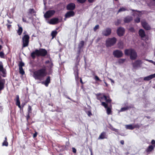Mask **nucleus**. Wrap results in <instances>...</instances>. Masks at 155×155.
<instances>
[{
	"label": "nucleus",
	"instance_id": "obj_13",
	"mask_svg": "<svg viewBox=\"0 0 155 155\" xmlns=\"http://www.w3.org/2000/svg\"><path fill=\"white\" fill-rule=\"evenodd\" d=\"M76 8L75 4L73 3H70L67 5L66 9L68 10L73 11Z\"/></svg>",
	"mask_w": 155,
	"mask_h": 155
},
{
	"label": "nucleus",
	"instance_id": "obj_52",
	"mask_svg": "<svg viewBox=\"0 0 155 155\" xmlns=\"http://www.w3.org/2000/svg\"><path fill=\"white\" fill-rule=\"evenodd\" d=\"M6 25L7 26V28L9 30H10V29L11 28V26H12L11 25H9L8 24H6Z\"/></svg>",
	"mask_w": 155,
	"mask_h": 155
},
{
	"label": "nucleus",
	"instance_id": "obj_29",
	"mask_svg": "<svg viewBox=\"0 0 155 155\" xmlns=\"http://www.w3.org/2000/svg\"><path fill=\"white\" fill-rule=\"evenodd\" d=\"M84 42L83 41H80L78 45V49H81L83 47L84 45Z\"/></svg>",
	"mask_w": 155,
	"mask_h": 155
},
{
	"label": "nucleus",
	"instance_id": "obj_48",
	"mask_svg": "<svg viewBox=\"0 0 155 155\" xmlns=\"http://www.w3.org/2000/svg\"><path fill=\"white\" fill-rule=\"evenodd\" d=\"M99 28V26L97 25H96L95 27L94 28V31H95L97 29Z\"/></svg>",
	"mask_w": 155,
	"mask_h": 155
},
{
	"label": "nucleus",
	"instance_id": "obj_56",
	"mask_svg": "<svg viewBox=\"0 0 155 155\" xmlns=\"http://www.w3.org/2000/svg\"><path fill=\"white\" fill-rule=\"evenodd\" d=\"M22 21H23L24 22H25V23H28V22L26 21V19H25L23 17L22 18Z\"/></svg>",
	"mask_w": 155,
	"mask_h": 155
},
{
	"label": "nucleus",
	"instance_id": "obj_37",
	"mask_svg": "<svg viewBox=\"0 0 155 155\" xmlns=\"http://www.w3.org/2000/svg\"><path fill=\"white\" fill-rule=\"evenodd\" d=\"M28 13L30 14L36 13V11L33 8H30L28 10Z\"/></svg>",
	"mask_w": 155,
	"mask_h": 155
},
{
	"label": "nucleus",
	"instance_id": "obj_58",
	"mask_svg": "<svg viewBox=\"0 0 155 155\" xmlns=\"http://www.w3.org/2000/svg\"><path fill=\"white\" fill-rule=\"evenodd\" d=\"M87 115L88 116H90L91 115H92V113H91V112L90 111H88L87 112Z\"/></svg>",
	"mask_w": 155,
	"mask_h": 155
},
{
	"label": "nucleus",
	"instance_id": "obj_45",
	"mask_svg": "<svg viewBox=\"0 0 155 155\" xmlns=\"http://www.w3.org/2000/svg\"><path fill=\"white\" fill-rule=\"evenodd\" d=\"M80 55L77 54V56L76 57V60L79 63L80 60Z\"/></svg>",
	"mask_w": 155,
	"mask_h": 155
},
{
	"label": "nucleus",
	"instance_id": "obj_55",
	"mask_svg": "<svg viewBox=\"0 0 155 155\" xmlns=\"http://www.w3.org/2000/svg\"><path fill=\"white\" fill-rule=\"evenodd\" d=\"M72 151L74 153H76L77 150H76V149L75 148L72 147Z\"/></svg>",
	"mask_w": 155,
	"mask_h": 155
},
{
	"label": "nucleus",
	"instance_id": "obj_22",
	"mask_svg": "<svg viewBox=\"0 0 155 155\" xmlns=\"http://www.w3.org/2000/svg\"><path fill=\"white\" fill-rule=\"evenodd\" d=\"M138 34L139 35L141 38H143L146 36L145 31L142 29H140L139 30Z\"/></svg>",
	"mask_w": 155,
	"mask_h": 155
},
{
	"label": "nucleus",
	"instance_id": "obj_50",
	"mask_svg": "<svg viewBox=\"0 0 155 155\" xmlns=\"http://www.w3.org/2000/svg\"><path fill=\"white\" fill-rule=\"evenodd\" d=\"M86 1V0H77L78 2L81 4L84 3Z\"/></svg>",
	"mask_w": 155,
	"mask_h": 155
},
{
	"label": "nucleus",
	"instance_id": "obj_62",
	"mask_svg": "<svg viewBox=\"0 0 155 155\" xmlns=\"http://www.w3.org/2000/svg\"><path fill=\"white\" fill-rule=\"evenodd\" d=\"M7 21L8 23H9V24H12V21H11L9 20H7Z\"/></svg>",
	"mask_w": 155,
	"mask_h": 155
},
{
	"label": "nucleus",
	"instance_id": "obj_23",
	"mask_svg": "<svg viewBox=\"0 0 155 155\" xmlns=\"http://www.w3.org/2000/svg\"><path fill=\"white\" fill-rule=\"evenodd\" d=\"M0 72H2L3 74L2 76L5 77L6 76V70L3 68L2 65H0Z\"/></svg>",
	"mask_w": 155,
	"mask_h": 155
},
{
	"label": "nucleus",
	"instance_id": "obj_7",
	"mask_svg": "<svg viewBox=\"0 0 155 155\" xmlns=\"http://www.w3.org/2000/svg\"><path fill=\"white\" fill-rule=\"evenodd\" d=\"M55 11L53 10H49L47 11L44 15V16L46 18H48L51 17L55 13Z\"/></svg>",
	"mask_w": 155,
	"mask_h": 155
},
{
	"label": "nucleus",
	"instance_id": "obj_11",
	"mask_svg": "<svg viewBox=\"0 0 155 155\" xmlns=\"http://www.w3.org/2000/svg\"><path fill=\"white\" fill-rule=\"evenodd\" d=\"M108 103L105 102H102V105L107 109V113L108 115L111 114L112 111L111 108L108 107Z\"/></svg>",
	"mask_w": 155,
	"mask_h": 155
},
{
	"label": "nucleus",
	"instance_id": "obj_16",
	"mask_svg": "<svg viewBox=\"0 0 155 155\" xmlns=\"http://www.w3.org/2000/svg\"><path fill=\"white\" fill-rule=\"evenodd\" d=\"M5 83V79L2 78L0 76V94L1 93V91L4 88Z\"/></svg>",
	"mask_w": 155,
	"mask_h": 155
},
{
	"label": "nucleus",
	"instance_id": "obj_27",
	"mask_svg": "<svg viewBox=\"0 0 155 155\" xmlns=\"http://www.w3.org/2000/svg\"><path fill=\"white\" fill-rule=\"evenodd\" d=\"M18 30L17 31V33L19 35H21L22 32L23 31V29L20 26L19 24L18 25Z\"/></svg>",
	"mask_w": 155,
	"mask_h": 155
},
{
	"label": "nucleus",
	"instance_id": "obj_5",
	"mask_svg": "<svg viewBox=\"0 0 155 155\" xmlns=\"http://www.w3.org/2000/svg\"><path fill=\"white\" fill-rule=\"evenodd\" d=\"M117 39L115 37L109 38L106 41L105 45L106 47H110L113 46L116 42Z\"/></svg>",
	"mask_w": 155,
	"mask_h": 155
},
{
	"label": "nucleus",
	"instance_id": "obj_63",
	"mask_svg": "<svg viewBox=\"0 0 155 155\" xmlns=\"http://www.w3.org/2000/svg\"><path fill=\"white\" fill-rule=\"evenodd\" d=\"M80 82L82 84H84V82H83V81H82L81 78H80Z\"/></svg>",
	"mask_w": 155,
	"mask_h": 155
},
{
	"label": "nucleus",
	"instance_id": "obj_51",
	"mask_svg": "<svg viewBox=\"0 0 155 155\" xmlns=\"http://www.w3.org/2000/svg\"><path fill=\"white\" fill-rule=\"evenodd\" d=\"M30 114H31L27 113V116H26V118L28 122V120L30 118Z\"/></svg>",
	"mask_w": 155,
	"mask_h": 155
},
{
	"label": "nucleus",
	"instance_id": "obj_33",
	"mask_svg": "<svg viewBox=\"0 0 155 155\" xmlns=\"http://www.w3.org/2000/svg\"><path fill=\"white\" fill-rule=\"evenodd\" d=\"M125 59H119L118 60V62L120 64H123L125 61Z\"/></svg>",
	"mask_w": 155,
	"mask_h": 155
},
{
	"label": "nucleus",
	"instance_id": "obj_41",
	"mask_svg": "<svg viewBox=\"0 0 155 155\" xmlns=\"http://www.w3.org/2000/svg\"><path fill=\"white\" fill-rule=\"evenodd\" d=\"M8 142L7 141H6L4 140L3 142L2 143V146H5L6 147L8 146Z\"/></svg>",
	"mask_w": 155,
	"mask_h": 155
},
{
	"label": "nucleus",
	"instance_id": "obj_36",
	"mask_svg": "<svg viewBox=\"0 0 155 155\" xmlns=\"http://www.w3.org/2000/svg\"><path fill=\"white\" fill-rule=\"evenodd\" d=\"M121 20L120 19H118L116 21L114 22V24L116 26H118L121 23Z\"/></svg>",
	"mask_w": 155,
	"mask_h": 155
},
{
	"label": "nucleus",
	"instance_id": "obj_14",
	"mask_svg": "<svg viewBox=\"0 0 155 155\" xmlns=\"http://www.w3.org/2000/svg\"><path fill=\"white\" fill-rule=\"evenodd\" d=\"M141 24L143 28L147 30H149L151 29V28L148 23L145 21H142Z\"/></svg>",
	"mask_w": 155,
	"mask_h": 155
},
{
	"label": "nucleus",
	"instance_id": "obj_39",
	"mask_svg": "<svg viewBox=\"0 0 155 155\" xmlns=\"http://www.w3.org/2000/svg\"><path fill=\"white\" fill-rule=\"evenodd\" d=\"M24 65V63L22 61H20L18 64L19 68H22V67Z\"/></svg>",
	"mask_w": 155,
	"mask_h": 155
},
{
	"label": "nucleus",
	"instance_id": "obj_54",
	"mask_svg": "<svg viewBox=\"0 0 155 155\" xmlns=\"http://www.w3.org/2000/svg\"><path fill=\"white\" fill-rule=\"evenodd\" d=\"M150 76L151 79L154 78H155V73L150 75Z\"/></svg>",
	"mask_w": 155,
	"mask_h": 155
},
{
	"label": "nucleus",
	"instance_id": "obj_53",
	"mask_svg": "<svg viewBox=\"0 0 155 155\" xmlns=\"http://www.w3.org/2000/svg\"><path fill=\"white\" fill-rule=\"evenodd\" d=\"M81 52V49H78L77 53V54L80 55V54Z\"/></svg>",
	"mask_w": 155,
	"mask_h": 155
},
{
	"label": "nucleus",
	"instance_id": "obj_26",
	"mask_svg": "<svg viewBox=\"0 0 155 155\" xmlns=\"http://www.w3.org/2000/svg\"><path fill=\"white\" fill-rule=\"evenodd\" d=\"M58 28H57L56 30L52 31L51 32V35L52 37V38H54L58 34V32L57 31V30L58 29Z\"/></svg>",
	"mask_w": 155,
	"mask_h": 155
},
{
	"label": "nucleus",
	"instance_id": "obj_25",
	"mask_svg": "<svg viewBox=\"0 0 155 155\" xmlns=\"http://www.w3.org/2000/svg\"><path fill=\"white\" fill-rule=\"evenodd\" d=\"M16 104L17 106L19 108H21V106L20 105V102L19 100V97L18 95H16Z\"/></svg>",
	"mask_w": 155,
	"mask_h": 155
},
{
	"label": "nucleus",
	"instance_id": "obj_43",
	"mask_svg": "<svg viewBox=\"0 0 155 155\" xmlns=\"http://www.w3.org/2000/svg\"><path fill=\"white\" fill-rule=\"evenodd\" d=\"M4 55H5V54L3 51H2L0 52V57L1 58H5Z\"/></svg>",
	"mask_w": 155,
	"mask_h": 155
},
{
	"label": "nucleus",
	"instance_id": "obj_1",
	"mask_svg": "<svg viewBox=\"0 0 155 155\" xmlns=\"http://www.w3.org/2000/svg\"><path fill=\"white\" fill-rule=\"evenodd\" d=\"M46 74V67L44 65L42 68L34 71L33 76L35 80L41 81L43 79Z\"/></svg>",
	"mask_w": 155,
	"mask_h": 155
},
{
	"label": "nucleus",
	"instance_id": "obj_31",
	"mask_svg": "<svg viewBox=\"0 0 155 155\" xmlns=\"http://www.w3.org/2000/svg\"><path fill=\"white\" fill-rule=\"evenodd\" d=\"M109 128L111 130L117 133H119V130L116 128H115L112 125H110V126Z\"/></svg>",
	"mask_w": 155,
	"mask_h": 155
},
{
	"label": "nucleus",
	"instance_id": "obj_17",
	"mask_svg": "<svg viewBox=\"0 0 155 155\" xmlns=\"http://www.w3.org/2000/svg\"><path fill=\"white\" fill-rule=\"evenodd\" d=\"M75 12L73 11H70L66 12L65 15V17L66 18H69L73 17L75 15Z\"/></svg>",
	"mask_w": 155,
	"mask_h": 155
},
{
	"label": "nucleus",
	"instance_id": "obj_21",
	"mask_svg": "<svg viewBox=\"0 0 155 155\" xmlns=\"http://www.w3.org/2000/svg\"><path fill=\"white\" fill-rule=\"evenodd\" d=\"M107 135L106 134V132L104 131L102 132L99 136L98 139H107Z\"/></svg>",
	"mask_w": 155,
	"mask_h": 155
},
{
	"label": "nucleus",
	"instance_id": "obj_4",
	"mask_svg": "<svg viewBox=\"0 0 155 155\" xmlns=\"http://www.w3.org/2000/svg\"><path fill=\"white\" fill-rule=\"evenodd\" d=\"M30 37L28 35H24L22 39V48L28 46L29 42Z\"/></svg>",
	"mask_w": 155,
	"mask_h": 155
},
{
	"label": "nucleus",
	"instance_id": "obj_40",
	"mask_svg": "<svg viewBox=\"0 0 155 155\" xmlns=\"http://www.w3.org/2000/svg\"><path fill=\"white\" fill-rule=\"evenodd\" d=\"M19 73L20 74L23 75L25 74V71H24L23 68H19Z\"/></svg>",
	"mask_w": 155,
	"mask_h": 155
},
{
	"label": "nucleus",
	"instance_id": "obj_30",
	"mask_svg": "<svg viewBox=\"0 0 155 155\" xmlns=\"http://www.w3.org/2000/svg\"><path fill=\"white\" fill-rule=\"evenodd\" d=\"M126 128L127 129L133 130L134 129L133 126L132 124L127 125H126Z\"/></svg>",
	"mask_w": 155,
	"mask_h": 155
},
{
	"label": "nucleus",
	"instance_id": "obj_3",
	"mask_svg": "<svg viewBox=\"0 0 155 155\" xmlns=\"http://www.w3.org/2000/svg\"><path fill=\"white\" fill-rule=\"evenodd\" d=\"M124 53L126 55H129L131 60H135L137 57V52L134 49H126L124 51Z\"/></svg>",
	"mask_w": 155,
	"mask_h": 155
},
{
	"label": "nucleus",
	"instance_id": "obj_20",
	"mask_svg": "<svg viewBox=\"0 0 155 155\" xmlns=\"http://www.w3.org/2000/svg\"><path fill=\"white\" fill-rule=\"evenodd\" d=\"M154 148L152 145H150L146 149L145 152L147 154H149L154 150Z\"/></svg>",
	"mask_w": 155,
	"mask_h": 155
},
{
	"label": "nucleus",
	"instance_id": "obj_61",
	"mask_svg": "<svg viewBox=\"0 0 155 155\" xmlns=\"http://www.w3.org/2000/svg\"><path fill=\"white\" fill-rule=\"evenodd\" d=\"M117 134L118 135H120L121 136H125V134H120L119 132V133H117Z\"/></svg>",
	"mask_w": 155,
	"mask_h": 155
},
{
	"label": "nucleus",
	"instance_id": "obj_42",
	"mask_svg": "<svg viewBox=\"0 0 155 155\" xmlns=\"http://www.w3.org/2000/svg\"><path fill=\"white\" fill-rule=\"evenodd\" d=\"M74 74L75 78L77 79H78L79 78V73L78 71V70H77L75 72Z\"/></svg>",
	"mask_w": 155,
	"mask_h": 155
},
{
	"label": "nucleus",
	"instance_id": "obj_9",
	"mask_svg": "<svg viewBox=\"0 0 155 155\" xmlns=\"http://www.w3.org/2000/svg\"><path fill=\"white\" fill-rule=\"evenodd\" d=\"M39 57H45L48 54L47 51L44 48H40L38 49Z\"/></svg>",
	"mask_w": 155,
	"mask_h": 155
},
{
	"label": "nucleus",
	"instance_id": "obj_34",
	"mask_svg": "<svg viewBox=\"0 0 155 155\" xmlns=\"http://www.w3.org/2000/svg\"><path fill=\"white\" fill-rule=\"evenodd\" d=\"M53 66V64L51 62L50 63L49 66H48V68L49 69V71H52V68Z\"/></svg>",
	"mask_w": 155,
	"mask_h": 155
},
{
	"label": "nucleus",
	"instance_id": "obj_60",
	"mask_svg": "<svg viewBox=\"0 0 155 155\" xmlns=\"http://www.w3.org/2000/svg\"><path fill=\"white\" fill-rule=\"evenodd\" d=\"M120 143L122 144L123 145L124 144V140H122L120 141Z\"/></svg>",
	"mask_w": 155,
	"mask_h": 155
},
{
	"label": "nucleus",
	"instance_id": "obj_35",
	"mask_svg": "<svg viewBox=\"0 0 155 155\" xmlns=\"http://www.w3.org/2000/svg\"><path fill=\"white\" fill-rule=\"evenodd\" d=\"M32 107H31L29 105H28V113L31 114L32 113Z\"/></svg>",
	"mask_w": 155,
	"mask_h": 155
},
{
	"label": "nucleus",
	"instance_id": "obj_64",
	"mask_svg": "<svg viewBox=\"0 0 155 155\" xmlns=\"http://www.w3.org/2000/svg\"><path fill=\"white\" fill-rule=\"evenodd\" d=\"M50 62V61H49V60H48V61H46L45 62V64H49V63Z\"/></svg>",
	"mask_w": 155,
	"mask_h": 155
},
{
	"label": "nucleus",
	"instance_id": "obj_47",
	"mask_svg": "<svg viewBox=\"0 0 155 155\" xmlns=\"http://www.w3.org/2000/svg\"><path fill=\"white\" fill-rule=\"evenodd\" d=\"M133 127H134V128L139 129L140 127V125L139 124H136L134 125L133 126Z\"/></svg>",
	"mask_w": 155,
	"mask_h": 155
},
{
	"label": "nucleus",
	"instance_id": "obj_6",
	"mask_svg": "<svg viewBox=\"0 0 155 155\" xmlns=\"http://www.w3.org/2000/svg\"><path fill=\"white\" fill-rule=\"evenodd\" d=\"M113 54L115 57L119 58L122 57L123 54L122 51L117 50L113 51Z\"/></svg>",
	"mask_w": 155,
	"mask_h": 155
},
{
	"label": "nucleus",
	"instance_id": "obj_28",
	"mask_svg": "<svg viewBox=\"0 0 155 155\" xmlns=\"http://www.w3.org/2000/svg\"><path fill=\"white\" fill-rule=\"evenodd\" d=\"M126 11H128V10L127 8L126 7H122L120 8L118 10L117 14H118L119 12H124Z\"/></svg>",
	"mask_w": 155,
	"mask_h": 155
},
{
	"label": "nucleus",
	"instance_id": "obj_10",
	"mask_svg": "<svg viewBox=\"0 0 155 155\" xmlns=\"http://www.w3.org/2000/svg\"><path fill=\"white\" fill-rule=\"evenodd\" d=\"M142 63L141 60H137L132 63L133 67L134 68L140 67H141V65Z\"/></svg>",
	"mask_w": 155,
	"mask_h": 155
},
{
	"label": "nucleus",
	"instance_id": "obj_44",
	"mask_svg": "<svg viewBox=\"0 0 155 155\" xmlns=\"http://www.w3.org/2000/svg\"><path fill=\"white\" fill-rule=\"evenodd\" d=\"M151 79L150 75L148 76L147 77H145L144 78V81H149V80H150Z\"/></svg>",
	"mask_w": 155,
	"mask_h": 155
},
{
	"label": "nucleus",
	"instance_id": "obj_8",
	"mask_svg": "<svg viewBox=\"0 0 155 155\" xmlns=\"http://www.w3.org/2000/svg\"><path fill=\"white\" fill-rule=\"evenodd\" d=\"M125 30L124 28L122 27L118 28L117 30V35L119 37L123 36L125 33Z\"/></svg>",
	"mask_w": 155,
	"mask_h": 155
},
{
	"label": "nucleus",
	"instance_id": "obj_59",
	"mask_svg": "<svg viewBox=\"0 0 155 155\" xmlns=\"http://www.w3.org/2000/svg\"><path fill=\"white\" fill-rule=\"evenodd\" d=\"M94 1V0H88V2L90 3H93Z\"/></svg>",
	"mask_w": 155,
	"mask_h": 155
},
{
	"label": "nucleus",
	"instance_id": "obj_12",
	"mask_svg": "<svg viewBox=\"0 0 155 155\" xmlns=\"http://www.w3.org/2000/svg\"><path fill=\"white\" fill-rule=\"evenodd\" d=\"M111 29L109 28H107L102 31V35L103 36H108L111 34Z\"/></svg>",
	"mask_w": 155,
	"mask_h": 155
},
{
	"label": "nucleus",
	"instance_id": "obj_15",
	"mask_svg": "<svg viewBox=\"0 0 155 155\" xmlns=\"http://www.w3.org/2000/svg\"><path fill=\"white\" fill-rule=\"evenodd\" d=\"M31 56L33 59H35L36 57H39L38 49H35L34 51H32L31 54Z\"/></svg>",
	"mask_w": 155,
	"mask_h": 155
},
{
	"label": "nucleus",
	"instance_id": "obj_19",
	"mask_svg": "<svg viewBox=\"0 0 155 155\" xmlns=\"http://www.w3.org/2000/svg\"><path fill=\"white\" fill-rule=\"evenodd\" d=\"M50 76H48L45 81L41 82V84H44L45 86L48 87V84L51 82V79Z\"/></svg>",
	"mask_w": 155,
	"mask_h": 155
},
{
	"label": "nucleus",
	"instance_id": "obj_32",
	"mask_svg": "<svg viewBox=\"0 0 155 155\" xmlns=\"http://www.w3.org/2000/svg\"><path fill=\"white\" fill-rule=\"evenodd\" d=\"M131 107L130 106H126L121 108L120 110L121 111H124L125 110H127L131 108Z\"/></svg>",
	"mask_w": 155,
	"mask_h": 155
},
{
	"label": "nucleus",
	"instance_id": "obj_46",
	"mask_svg": "<svg viewBox=\"0 0 155 155\" xmlns=\"http://www.w3.org/2000/svg\"><path fill=\"white\" fill-rule=\"evenodd\" d=\"M151 144H152V146H153V147H155V140H152L151 142Z\"/></svg>",
	"mask_w": 155,
	"mask_h": 155
},
{
	"label": "nucleus",
	"instance_id": "obj_57",
	"mask_svg": "<svg viewBox=\"0 0 155 155\" xmlns=\"http://www.w3.org/2000/svg\"><path fill=\"white\" fill-rule=\"evenodd\" d=\"M37 132L35 131V133L33 134V137L34 138L36 137H37Z\"/></svg>",
	"mask_w": 155,
	"mask_h": 155
},
{
	"label": "nucleus",
	"instance_id": "obj_24",
	"mask_svg": "<svg viewBox=\"0 0 155 155\" xmlns=\"http://www.w3.org/2000/svg\"><path fill=\"white\" fill-rule=\"evenodd\" d=\"M133 19L132 17L130 16H127L125 17L124 19L125 23H129Z\"/></svg>",
	"mask_w": 155,
	"mask_h": 155
},
{
	"label": "nucleus",
	"instance_id": "obj_49",
	"mask_svg": "<svg viewBox=\"0 0 155 155\" xmlns=\"http://www.w3.org/2000/svg\"><path fill=\"white\" fill-rule=\"evenodd\" d=\"M94 79L96 81H101V80H100L99 77L97 75L95 76Z\"/></svg>",
	"mask_w": 155,
	"mask_h": 155
},
{
	"label": "nucleus",
	"instance_id": "obj_18",
	"mask_svg": "<svg viewBox=\"0 0 155 155\" xmlns=\"http://www.w3.org/2000/svg\"><path fill=\"white\" fill-rule=\"evenodd\" d=\"M48 22L51 25L56 24L59 22V19L58 18H53L51 19Z\"/></svg>",
	"mask_w": 155,
	"mask_h": 155
},
{
	"label": "nucleus",
	"instance_id": "obj_38",
	"mask_svg": "<svg viewBox=\"0 0 155 155\" xmlns=\"http://www.w3.org/2000/svg\"><path fill=\"white\" fill-rule=\"evenodd\" d=\"M134 21L136 23H139L140 21V18L139 17H137L134 19Z\"/></svg>",
	"mask_w": 155,
	"mask_h": 155
},
{
	"label": "nucleus",
	"instance_id": "obj_2",
	"mask_svg": "<svg viewBox=\"0 0 155 155\" xmlns=\"http://www.w3.org/2000/svg\"><path fill=\"white\" fill-rule=\"evenodd\" d=\"M95 96L97 99L100 101L101 103V105L102 102H104L103 101H105L106 103H110L111 102L112 100L109 96L105 95L104 93H97L95 94Z\"/></svg>",
	"mask_w": 155,
	"mask_h": 155
}]
</instances>
